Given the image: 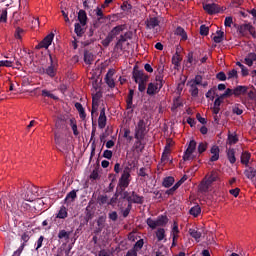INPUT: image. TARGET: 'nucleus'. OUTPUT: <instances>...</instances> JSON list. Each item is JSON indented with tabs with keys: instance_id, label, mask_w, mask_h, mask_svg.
Segmentation results:
<instances>
[{
	"instance_id": "0eeeda50",
	"label": "nucleus",
	"mask_w": 256,
	"mask_h": 256,
	"mask_svg": "<svg viewBox=\"0 0 256 256\" xmlns=\"http://www.w3.org/2000/svg\"><path fill=\"white\" fill-rule=\"evenodd\" d=\"M129 39H133V32L127 31L124 34H121L115 44V49L123 50V43L129 41Z\"/></svg>"
},
{
	"instance_id": "2f4dec72",
	"label": "nucleus",
	"mask_w": 256,
	"mask_h": 256,
	"mask_svg": "<svg viewBox=\"0 0 256 256\" xmlns=\"http://www.w3.org/2000/svg\"><path fill=\"white\" fill-rule=\"evenodd\" d=\"M227 158L228 161L233 165L237 161V158L235 157V149L229 148L227 150Z\"/></svg>"
},
{
	"instance_id": "e433bc0d",
	"label": "nucleus",
	"mask_w": 256,
	"mask_h": 256,
	"mask_svg": "<svg viewBox=\"0 0 256 256\" xmlns=\"http://www.w3.org/2000/svg\"><path fill=\"white\" fill-rule=\"evenodd\" d=\"M190 215H193V217H199L201 215V206L195 205L189 210Z\"/></svg>"
},
{
	"instance_id": "338daca9",
	"label": "nucleus",
	"mask_w": 256,
	"mask_h": 256,
	"mask_svg": "<svg viewBox=\"0 0 256 256\" xmlns=\"http://www.w3.org/2000/svg\"><path fill=\"white\" fill-rule=\"evenodd\" d=\"M23 249H25V243H22L12 256H21V253H23Z\"/></svg>"
},
{
	"instance_id": "f03ea898",
	"label": "nucleus",
	"mask_w": 256,
	"mask_h": 256,
	"mask_svg": "<svg viewBox=\"0 0 256 256\" xmlns=\"http://www.w3.org/2000/svg\"><path fill=\"white\" fill-rule=\"evenodd\" d=\"M146 223L150 229H157V227H165L167 223H169V218L165 215H160L157 217L156 220H153L152 218H148L146 220Z\"/></svg>"
},
{
	"instance_id": "c9c22d12",
	"label": "nucleus",
	"mask_w": 256,
	"mask_h": 256,
	"mask_svg": "<svg viewBox=\"0 0 256 256\" xmlns=\"http://www.w3.org/2000/svg\"><path fill=\"white\" fill-rule=\"evenodd\" d=\"M107 222V215H101L98 217L96 223H97V226L102 228V229H105V223Z\"/></svg>"
},
{
	"instance_id": "09e8293b",
	"label": "nucleus",
	"mask_w": 256,
	"mask_h": 256,
	"mask_svg": "<svg viewBox=\"0 0 256 256\" xmlns=\"http://www.w3.org/2000/svg\"><path fill=\"white\" fill-rule=\"evenodd\" d=\"M103 21L104 20L97 18L96 20L93 21L91 28H93L95 31H97V29H101V25H103Z\"/></svg>"
},
{
	"instance_id": "a18cd8bd",
	"label": "nucleus",
	"mask_w": 256,
	"mask_h": 256,
	"mask_svg": "<svg viewBox=\"0 0 256 256\" xmlns=\"http://www.w3.org/2000/svg\"><path fill=\"white\" fill-rule=\"evenodd\" d=\"M42 97H49L50 99H53L54 101H58L59 100V97L55 96L49 90H42Z\"/></svg>"
},
{
	"instance_id": "b1692460",
	"label": "nucleus",
	"mask_w": 256,
	"mask_h": 256,
	"mask_svg": "<svg viewBox=\"0 0 256 256\" xmlns=\"http://www.w3.org/2000/svg\"><path fill=\"white\" fill-rule=\"evenodd\" d=\"M93 61H95V56L90 51H85L84 63H86V65H92Z\"/></svg>"
},
{
	"instance_id": "f3484780",
	"label": "nucleus",
	"mask_w": 256,
	"mask_h": 256,
	"mask_svg": "<svg viewBox=\"0 0 256 256\" xmlns=\"http://www.w3.org/2000/svg\"><path fill=\"white\" fill-rule=\"evenodd\" d=\"M250 29H253V25H251V23L242 24L237 27V31L240 35H242V37H245L247 31L249 32Z\"/></svg>"
},
{
	"instance_id": "9d476101",
	"label": "nucleus",
	"mask_w": 256,
	"mask_h": 256,
	"mask_svg": "<svg viewBox=\"0 0 256 256\" xmlns=\"http://www.w3.org/2000/svg\"><path fill=\"white\" fill-rule=\"evenodd\" d=\"M135 95V90L130 89L128 96L126 98V109L129 111L130 113H133V109H135V105H133V97Z\"/></svg>"
},
{
	"instance_id": "e2e57ef3",
	"label": "nucleus",
	"mask_w": 256,
	"mask_h": 256,
	"mask_svg": "<svg viewBox=\"0 0 256 256\" xmlns=\"http://www.w3.org/2000/svg\"><path fill=\"white\" fill-rule=\"evenodd\" d=\"M146 83L147 81L138 82V91H140V93H143L147 89Z\"/></svg>"
},
{
	"instance_id": "49530a36",
	"label": "nucleus",
	"mask_w": 256,
	"mask_h": 256,
	"mask_svg": "<svg viewBox=\"0 0 256 256\" xmlns=\"http://www.w3.org/2000/svg\"><path fill=\"white\" fill-rule=\"evenodd\" d=\"M172 63L174 64V69L181 67V57H179L178 53H176V56L172 57Z\"/></svg>"
},
{
	"instance_id": "a19ab883",
	"label": "nucleus",
	"mask_w": 256,
	"mask_h": 256,
	"mask_svg": "<svg viewBox=\"0 0 256 256\" xmlns=\"http://www.w3.org/2000/svg\"><path fill=\"white\" fill-rule=\"evenodd\" d=\"M70 127L73 131V135L77 137L79 135V130H77V121L74 118L70 119Z\"/></svg>"
},
{
	"instance_id": "423d86ee",
	"label": "nucleus",
	"mask_w": 256,
	"mask_h": 256,
	"mask_svg": "<svg viewBox=\"0 0 256 256\" xmlns=\"http://www.w3.org/2000/svg\"><path fill=\"white\" fill-rule=\"evenodd\" d=\"M161 89H163V82H160V83L150 82L148 84L146 93L150 97H153L154 95H157V93H159Z\"/></svg>"
},
{
	"instance_id": "a878e982",
	"label": "nucleus",
	"mask_w": 256,
	"mask_h": 256,
	"mask_svg": "<svg viewBox=\"0 0 256 256\" xmlns=\"http://www.w3.org/2000/svg\"><path fill=\"white\" fill-rule=\"evenodd\" d=\"M96 201L100 206L111 205V202H109V197H107V195H98Z\"/></svg>"
},
{
	"instance_id": "6ab92c4d",
	"label": "nucleus",
	"mask_w": 256,
	"mask_h": 256,
	"mask_svg": "<svg viewBox=\"0 0 256 256\" xmlns=\"http://www.w3.org/2000/svg\"><path fill=\"white\" fill-rule=\"evenodd\" d=\"M78 21L82 25V27H85V25H87V12H85V10H79Z\"/></svg>"
},
{
	"instance_id": "0e129e2a",
	"label": "nucleus",
	"mask_w": 256,
	"mask_h": 256,
	"mask_svg": "<svg viewBox=\"0 0 256 256\" xmlns=\"http://www.w3.org/2000/svg\"><path fill=\"white\" fill-rule=\"evenodd\" d=\"M178 233H179V224H177V222H174L172 231H171V235L173 237L174 235H177Z\"/></svg>"
},
{
	"instance_id": "864d4df0",
	"label": "nucleus",
	"mask_w": 256,
	"mask_h": 256,
	"mask_svg": "<svg viewBox=\"0 0 256 256\" xmlns=\"http://www.w3.org/2000/svg\"><path fill=\"white\" fill-rule=\"evenodd\" d=\"M120 7L122 11H131V9H133V5L128 1H124Z\"/></svg>"
},
{
	"instance_id": "20e7f679",
	"label": "nucleus",
	"mask_w": 256,
	"mask_h": 256,
	"mask_svg": "<svg viewBox=\"0 0 256 256\" xmlns=\"http://www.w3.org/2000/svg\"><path fill=\"white\" fill-rule=\"evenodd\" d=\"M145 135H147V123L141 119L135 127L134 137L135 139H145Z\"/></svg>"
},
{
	"instance_id": "5701e85b",
	"label": "nucleus",
	"mask_w": 256,
	"mask_h": 256,
	"mask_svg": "<svg viewBox=\"0 0 256 256\" xmlns=\"http://www.w3.org/2000/svg\"><path fill=\"white\" fill-rule=\"evenodd\" d=\"M254 61H256V54L253 52L249 53L244 59V63L248 65V67H252Z\"/></svg>"
},
{
	"instance_id": "8fccbe9b",
	"label": "nucleus",
	"mask_w": 256,
	"mask_h": 256,
	"mask_svg": "<svg viewBox=\"0 0 256 256\" xmlns=\"http://www.w3.org/2000/svg\"><path fill=\"white\" fill-rule=\"evenodd\" d=\"M208 143L207 142H201L198 145V153L201 155V153H205L207 151V147H208Z\"/></svg>"
},
{
	"instance_id": "ea45409f",
	"label": "nucleus",
	"mask_w": 256,
	"mask_h": 256,
	"mask_svg": "<svg viewBox=\"0 0 256 256\" xmlns=\"http://www.w3.org/2000/svg\"><path fill=\"white\" fill-rule=\"evenodd\" d=\"M85 213H86V216H85L86 221H91V219H93V215H94L93 210H91V202H89V205L86 207Z\"/></svg>"
},
{
	"instance_id": "680f3d73",
	"label": "nucleus",
	"mask_w": 256,
	"mask_h": 256,
	"mask_svg": "<svg viewBox=\"0 0 256 256\" xmlns=\"http://www.w3.org/2000/svg\"><path fill=\"white\" fill-rule=\"evenodd\" d=\"M0 23H7V9H3L0 15Z\"/></svg>"
},
{
	"instance_id": "2eb2a0df",
	"label": "nucleus",
	"mask_w": 256,
	"mask_h": 256,
	"mask_svg": "<svg viewBox=\"0 0 256 256\" xmlns=\"http://www.w3.org/2000/svg\"><path fill=\"white\" fill-rule=\"evenodd\" d=\"M131 200L129 203H136L137 205H143L145 198L143 196L138 195L135 191H132Z\"/></svg>"
},
{
	"instance_id": "774afa93",
	"label": "nucleus",
	"mask_w": 256,
	"mask_h": 256,
	"mask_svg": "<svg viewBox=\"0 0 256 256\" xmlns=\"http://www.w3.org/2000/svg\"><path fill=\"white\" fill-rule=\"evenodd\" d=\"M126 256H137V249L132 248L128 250V252L126 253Z\"/></svg>"
},
{
	"instance_id": "4c0bfd02",
	"label": "nucleus",
	"mask_w": 256,
	"mask_h": 256,
	"mask_svg": "<svg viewBox=\"0 0 256 256\" xmlns=\"http://www.w3.org/2000/svg\"><path fill=\"white\" fill-rule=\"evenodd\" d=\"M251 159V154L249 152H243L241 155V163L243 165H249V161Z\"/></svg>"
},
{
	"instance_id": "4468645a",
	"label": "nucleus",
	"mask_w": 256,
	"mask_h": 256,
	"mask_svg": "<svg viewBox=\"0 0 256 256\" xmlns=\"http://www.w3.org/2000/svg\"><path fill=\"white\" fill-rule=\"evenodd\" d=\"M125 29H127V25L125 24L117 25L114 28H112L109 34L115 39V37H118L120 33H123Z\"/></svg>"
},
{
	"instance_id": "cd10ccee",
	"label": "nucleus",
	"mask_w": 256,
	"mask_h": 256,
	"mask_svg": "<svg viewBox=\"0 0 256 256\" xmlns=\"http://www.w3.org/2000/svg\"><path fill=\"white\" fill-rule=\"evenodd\" d=\"M187 85L190 86V90L189 93L193 96V97H199V88L197 87V84H193V82H188Z\"/></svg>"
},
{
	"instance_id": "f257e3e1",
	"label": "nucleus",
	"mask_w": 256,
	"mask_h": 256,
	"mask_svg": "<svg viewBox=\"0 0 256 256\" xmlns=\"http://www.w3.org/2000/svg\"><path fill=\"white\" fill-rule=\"evenodd\" d=\"M121 177L118 180L117 192L123 193L131 183V164L122 168Z\"/></svg>"
},
{
	"instance_id": "6e6552de",
	"label": "nucleus",
	"mask_w": 256,
	"mask_h": 256,
	"mask_svg": "<svg viewBox=\"0 0 256 256\" xmlns=\"http://www.w3.org/2000/svg\"><path fill=\"white\" fill-rule=\"evenodd\" d=\"M195 149H197V142L195 140H191L189 142V145H188L186 151L184 152L183 160L190 161L191 155H193V153H195Z\"/></svg>"
},
{
	"instance_id": "13d9d810",
	"label": "nucleus",
	"mask_w": 256,
	"mask_h": 256,
	"mask_svg": "<svg viewBox=\"0 0 256 256\" xmlns=\"http://www.w3.org/2000/svg\"><path fill=\"white\" fill-rule=\"evenodd\" d=\"M200 35L207 37V35H209V27H207L205 25H201L200 26Z\"/></svg>"
},
{
	"instance_id": "dca6fc26",
	"label": "nucleus",
	"mask_w": 256,
	"mask_h": 256,
	"mask_svg": "<svg viewBox=\"0 0 256 256\" xmlns=\"http://www.w3.org/2000/svg\"><path fill=\"white\" fill-rule=\"evenodd\" d=\"M210 153L212 154L210 158V161L212 163H215V161H219V153H220L219 146L213 145L210 149Z\"/></svg>"
},
{
	"instance_id": "aec40b11",
	"label": "nucleus",
	"mask_w": 256,
	"mask_h": 256,
	"mask_svg": "<svg viewBox=\"0 0 256 256\" xmlns=\"http://www.w3.org/2000/svg\"><path fill=\"white\" fill-rule=\"evenodd\" d=\"M74 33H76L77 37H83V35H85V26L80 23H75Z\"/></svg>"
},
{
	"instance_id": "ddd939ff",
	"label": "nucleus",
	"mask_w": 256,
	"mask_h": 256,
	"mask_svg": "<svg viewBox=\"0 0 256 256\" xmlns=\"http://www.w3.org/2000/svg\"><path fill=\"white\" fill-rule=\"evenodd\" d=\"M159 23H161V21H159V18L150 17L145 21L146 29H155V27H159Z\"/></svg>"
},
{
	"instance_id": "5fc2aeb1",
	"label": "nucleus",
	"mask_w": 256,
	"mask_h": 256,
	"mask_svg": "<svg viewBox=\"0 0 256 256\" xmlns=\"http://www.w3.org/2000/svg\"><path fill=\"white\" fill-rule=\"evenodd\" d=\"M190 82L193 83L194 85H202V83H203V76L196 75L195 79H192Z\"/></svg>"
},
{
	"instance_id": "c756f323",
	"label": "nucleus",
	"mask_w": 256,
	"mask_h": 256,
	"mask_svg": "<svg viewBox=\"0 0 256 256\" xmlns=\"http://www.w3.org/2000/svg\"><path fill=\"white\" fill-rule=\"evenodd\" d=\"M134 148L137 151V153H143V150L145 149V144H143V139H136L134 143Z\"/></svg>"
},
{
	"instance_id": "603ef678",
	"label": "nucleus",
	"mask_w": 256,
	"mask_h": 256,
	"mask_svg": "<svg viewBox=\"0 0 256 256\" xmlns=\"http://www.w3.org/2000/svg\"><path fill=\"white\" fill-rule=\"evenodd\" d=\"M96 16L98 17L97 19H101L104 20L107 19V17H105V14H103V9L97 7L95 10Z\"/></svg>"
},
{
	"instance_id": "f704fd0d",
	"label": "nucleus",
	"mask_w": 256,
	"mask_h": 256,
	"mask_svg": "<svg viewBox=\"0 0 256 256\" xmlns=\"http://www.w3.org/2000/svg\"><path fill=\"white\" fill-rule=\"evenodd\" d=\"M216 36L213 37L214 43H222L223 42V37H225V32L218 30L216 31Z\"/></svg>"
},
{
	"instance_id": "69168bd1",
	"label": "nucleus",
	"mask_w": 256,
	"mask_h": 256,
	"mask_svg": "<svg viewBox=\"0 0 256 256\" xmlns=\"http://www.w3.org/2000/svg\"><path fill=\"white\" fill-rule=\"evenodd\" d=\"M216 79H218V81H227V75L225 72H219L216 74Z\"/></svg>"
},
{
	"instance_id": "052dcab7",
	"label": "nucleus",
	"mask_w": 256,
	"mask_h": 256,
	"mask_svg": "<svg viewBox=\"0 0 256 256\" xmlns=\"http://www.w3.org/2000/svg\"><path fill=\"white\" fill-rule=\"evenodd\" d=\"M49 59H50V65L51 66H58V60H57V56H53V54H49Z\"/></svg>"
},
{
	"instance_id": "4be33fe9",
	"label": "nucleus",
	"mask_w": 256,
	"mask_h": 256,
	"mask_svg": "<svg viewBox=\"0 0 256 256\" xmlns=\"http://www.w3.org/2000/svg\"><path fill=\"white\" fill-rule=\"evenodd\" d=\"M175 35H178L181 37V41H187V32H185V29L183 27L178 26L174 32Z\"/></svg>"
},
{
	"instance_id": "de8ad7c7",
	"label": "nucleus",
	"mask_w": 256,
	"mask_h": 256,
	"mask_svg": "<svg viewBox=\"0 0 256 256\" xmlns=\"http://www.w3.org/2000/svg\"><path fill=\"white\" fill-rule=\"evenodd\" d=\"M119 195H122V198L126 199L128 201V203L131 201V195H129V193L127 191L124 190L121 193L116 192L115 199H117V197H119Z\"/></svg>"
},
{
	"instance_id": "6e6d98bb",
	"label": "nucleus",
	"mask_w": 256,
	"mask_h": 256,
	"mask_svg": "<svg viewBox=\"0 0 256 256\" xmlns=\"http://www.w3.org/2000/svg\"><path fill=\"white\" fill-rule=\"evenodd\" d=\"M228 141L230 145H235L239 141V138H237V135L229 134Z\"/></svg>"
},
{
	"instance_id": "4d7b16f0",
	"label": "nucleus",
	"mask_w": 256,
	"mask_h": 256,
	"mask_svg": "<svg viewBox=\"0 0 256 256\" xmlns=\"http://www.w3.org/2000/svg\"><path fill=\"white\" fill-rule=\"evenodd\" d=\"M13 60H1L0 67H13Z\"/></svg>"
},
{
	"instance_id": "7c9ffc66",
	"label": "nucleus",
	"mask_w": 256,
	"mask_h": 256,
	"mask_svg": "<svg viewBox=\"0 0 256 256\" xmlns=\"http://www.w3.org/2000/svg\"><path fill=\"white\" fill-rule=\"evenodd\" d=\"M99 109V97L93 96L92 98V111H91V115L93 117V115H95V113H97V110Z\"/></svg>"
},
{
	"instance_id": "473e14b6",
	"label": "nucleus",
	"mask_w": 256,
	"mask_h": 256,
	"mask_svg": "<svg viewBox=\"0 0 256 256\" xmlns=\"http://www.w3.org/2000/svg\"><path fill=\"white\" fill-rule=\"evenodd\" d=\"M219 179V174L216 171H212L210 175L208 176V179L206 181V185H211V183H215Z\"/></svg>"
},
{
	"instance_id": "39448f33",
	"label": "nucleus",
	"mask_w": 256,
	"mask_h": 256,
	"mask_svg": "<svg viewBox=\"0 0 256 256\" xmlns=\"http://www.w3.org/2000/svg\"><path fill=\"white\" fill-rule=\"evenodd\" d=\"M132 79H134L135 83H141L143 81H149V76L146 75L143 70H139L137 66H135L132 72Z\"/></svg>"
},
{
	"instance_id": "c03bdc74",
	"label": "nucleus",
	"mask_w": 256,
	"mask_h": 256,
	"mask_svg": "<svg viewBox=\"0 0 256 256\" xmlns=\"http://www.w3.org/2000/svg\"><path fill=\"white\" fill-rule=\"evenodd\" d=\"M157 241H163L165 239V228H158L156 231Z\"/></svg>"
},
{
	"instance_id": "bb28decb",
	"label": "nucleus",
	"mask_w": 256,
	"mask_h": 256,
	"mask_svg": "<svg viewBox=\"0 0 256 256\" xmlns=\"http://www.w3.org/2000/svg\"><path fill=\"white\" fill-rule=\"evenodd\" d=\"M75 199H77V190H72L66 195V198L64 201L65 203L69 204V203H73Z\"/></svg>"
},
{
	"instance_id": "37998d69",
	"label": "nucleus",
	"mask_w": 256,
	"mask_h": 256,
	"mask_svg": "<svg viewBox=\"0 0 256 256\" xmlns=\"http://www.w3.org/2000/svg\"><path fill=\"white\" fill-rule=\"evenodd\" d=\"M113 39H115V38L111 34L108 33L106 38L101 41V44L103 45V47H109V45H111Z\"/></svg>"
},
{
	"instance_id": "3c124183",
	"label": "nucleus",
	"mask_w": 256,
	"mask_h": 256,
	"mask_svg": "<svg viewBox=\"0 0 256 256\" xmlns=\"http://www.w3.org/2000/svg\"><path fill=\"white\" fill-rule=\"evenodd\" d=\"M106 125H107V117H99L98 118L99 129H105Z\"/></svg>"
},
{
	"instance_id": "412c9836",
	"label": "nucleus",
	"mask_w": 256,
	"mask_h": 256,
	"mask_svg": "<svg viewBox=\"0 0 256 256\" xmlns=\"http://www.w3.org/2000/svg\"><path fill=\"white\" fill-rule=\"evenodd\" d=\"M69 217V212L65 206H61L60 210L56 214V219H67Z\"/></svg>"
},
{
	"instance_id": "7ed1b4c3",
	"label": "nucleus",
	"mask_w": 256,
	"mask_h": 256,
	"mask_svg": "<svg viewBox=\"0 0 256 256\" xmlns=\"http://www.w3.org/2000/svg\"><path fill=\"white\" fill-rule=\"evenodd\" d=\"M38 191L39 188L36 186L28 185L24 192L21 194V197L24 199V201H29L31 203V201H34L35 197H37Z\"/></svg>"
},
{
	"instance_id": "1a4fd4ad",
	"label": "nucleus",
	"mask_w": 256,
	"mask_h": 256,
	"mask_svg": "<svg viewBox=\"0 0 256 256\" xmlns=\"http://www.w3.org/2000/svg\"><path fill=\"white\" fill-rule=\"evenodd\" d=\"M55 38L54 33L48 34L37 46L36 49H49L51 43H53V39Z\"/></svg>"
},
{
	"instance_id": "a211bd4d",
	"label": "nucleus",
	"mask_w": 256,
	"mask_h": 256,
	"mask_svg": "<svg viewBox=\"0 0 256 256\" xmlns=\"http://www.w3.org/2000/svg\"><path fill=\"white\" fill-rule=\"evenodd\" d=\"M244 175H245V177H247V179H250V181H256V169L255 168L248 167L244 171Z\"/></svg>"
},
{
	"instance_id": "393cba45",
	"label": "nucleus",
	"mask_w": 256,
	"mask_h": 256,
	"mask_svg": "<svg viewBox=\"0 0 256 256\" xmlns=\"http://www.w3.org/2000/svg\"><path fill=\"white\" fill-rule=\"evenodd\" d=\"M46 75H48V77H50L51 79L55 78L57 76V66H51L49 65L46 68L45 71Z\"/></svg>"
},
{
	"instance_id": "79ce46f5",
	"label": "nucleus",
	"mask_w": 256,
	"mask_h": 256,
	"mask_svg": "<svg viewBox=\"0 0 256 256\" xmlns=\"http://www.w3.org/2000/svg\"><path fill=\"white\" fill-rule=\"evenodd\" d=\"M69 237H71V232H67V230H60L58 233V239H65V241H68Z\"/></svg>"
},
{
	"instance_id": "c85d7f7f",
	"label": "nucleus",
	"mask_w": 256,
	"mask_h": 256,
	"mask_svg": "<svg viewBox=\"0 0 256 256\" xmlns=\"http://www.w3.org/2000/svg\"><path fill=\"white\" fill-rule=\"evenodd\" d=\"M188 233L190 237H192L193 239H195V241H197V243H199V239H201V232L199 230L190 228Z\"/></svg>"
},
{
	"instance_id": "9b49d317",
	"label": "nucleus",
	"mask_w": 256,
	"mask_h": 256,
	"mask_svg": "<svg viewBox=\"0 0 256 256\" xmlns=\"http://www.w3.org/2000/svg\"><path fill=\"white\" fill-rule=\"evenodd\" d=\"M247 91H249V87L238 85L233 89L234 97H241V95H247Z\"/></svg>"
},
{
	"instance_id": "f8f14e48",
	"label": "nucleus",
	"mask_w": 256,
	"mask_h": 256,
	"mask_svg": "<svg viewBox=\"0 0 256 256\" xmlns=\"http://www.w3.org/2000/svg\"><path fill=\"white\" fill-rule=\"evenodd\" d=\"M203 9L204 11L208 12V15H215V13H219V5L215 3L205 4Z\"/></svg>"
},
{
	"instance_id": "58836bf2",
	"label": "nucleus",
	"mask_w": 256,
	"mask_h": 256,
	"mask_svg": "<svg viewBox=\"0 0 256 256\" xmlns=\"http://www.w3.org/2000/svg\"><path fill=\"white\" fill-rule=\"evenodd\" d=\"M215 95H217V88L213 87L210 90H208V92L206 93V98L210 99V101H214Z\"/></svg>"
},
{
	"instance_id": "bf43d9fd",
	"label": "nucleus",
	"mask_w": 256,
	"mask_h": 256,
	"mask_svg": "<svg viewBox=\"0 0 256 256\" xmlns=\"http://www.w3.org/2000/svg\"><path fill=\"white\" fill-rule=\"evenodd\" d=\"M147 168L142 167L139 169V171L137 172L138 177H149V174L147 173Z\"/></svg>"
},
{
	"instance_id": "72a5a7b5",
	"label": "nucleus",
	"mask_w": 256,
	"mask_h": 256,
	"mask_svg": "<svg viewBox=\"0 0 256 256\" xmlns=\"http://www.w3.org/2000/svg\"><path fill=\"white\" fill-rule=\"evenodd\" d=\"M173 183H175V178L173 176H168L164 178L162 185L163 187L169 188Z\"/></svg>"
}]
</instances>
